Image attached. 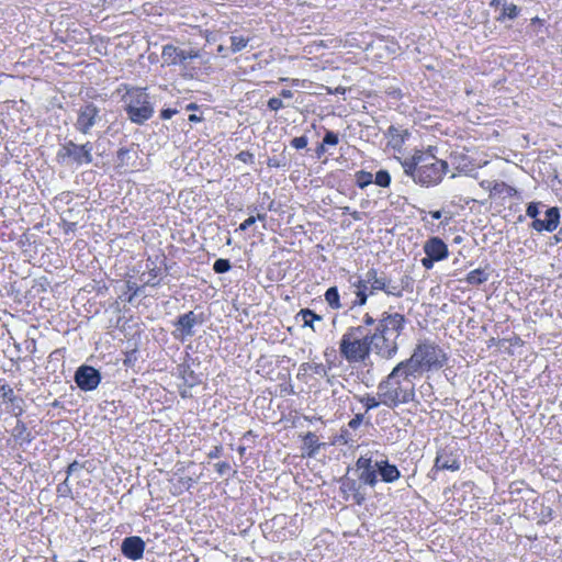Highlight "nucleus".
<instances>
[{
    "instance_id": "26",
    "label": "nucleus",
    "mask_w": 562,
    "mask_h": 562,
    "mask_svg": "<svg viewBox=\"0 0 562 562\" xmlns=\"http://www.w3.org/2000/svg\"><path fill=\"white\" fill-rule=\"evenodd\" d=\"M340 491L344 494V498L348 501L349 495L357 492V490H361V483L355 479H350L348 476H342L340 479Z\"/></svg>"
},
{
    "instance_id": "36",
    "label": "nucleus",
    "mask_w": 562,
    "mask_h": 562,
    "mask_svg": "<svg viewBox=\"0 0 562 562\" xmlns=\"http://www.w3.org/2000/svg\"><path fill=\"white\" fill-rule=\"evenodd\" d=\"M248 44V38L241 35H233L231 36V48L234 53L240 52Z\"/></svg>"
},
{
    "instance_id": "42",
    "label": "nucleus",
    "mask_w": 562,
    "mask_h": 562,
    "mask_svg": "<svg viewBox=\"0 0 562 562\" xmlns=\"http://www.w3.org/2000/svg\"><path fill=\"white\" fill-rule=\"evenodd\" d=\"M63 358L64 355L61 349L54 350L53 352H50L48 357V363L46 368L48 369L49 367H52L53 370L55 371L56 364L63 362Z\"/></svg>"
},
{
    "instance_id": "56",
    "label": "nucleus",
    "mask_w": 562,
    "mask_h": 562,
    "mask_svg": "<svg viewBox=\"0 0 562 562\" xmlns=\"http://www.w3.org/2000/svg\"><path fill=\"white\" fill-rule=\"evenodd\" d=\"M178 113V110L177 109H162L161 112H160V117L162 120H169L171 119L175 114Z\"/></svg>"
},
{
    "instance_id": "54",
    "label": "nucleus",
    "mask_w": 562,
    "mask_h": 562,
    "mask_svg": "<svg viewBox=\"0 0 562 562\" xmlns=\"http://www.w3.org/2000/svg\"><path fill=\"white\" fill-rule=\"evenodd\" d=\"M127 289L131 292L127 301L132 302L134 300V297L138 294L139 288L137 286L136 283L128 282L127 283Z\"/></svg>"
},
{
    "instance_id": "23",
    "label": "nucleus",
    "mask_w": 562,
    "mask_h": 562,
    "mask_svg": "<svg viewBox=\"0 0 562 562\" xmlns=\"http://www.w3.org/2000/svg\"><path fill=\"white\" fill-rule=\"evenodd\" d=\"M385 136L389 138V145L393 149H400L411 134L407 130L391 125L389 126Z\"/></svg>"
},
{
    "instance_id": "6",
    "label": "nucleus",
    "mask_w": 562,
    "mask_h": 562,
    "mask_svg": "<svg viewBox=\"0 0 562 562\" xmlns=\"http://www.w3.org/2000/svg\"><path fill=\"white\" fill-rule=\"evenodd\" d=\"M92 150L93 144L89 140L83 144H76L71 139H66L59 145V149L56 153V160L60 165H90L93 161Z\"/></svg>"
},
{
    "instance_id": "46",
    "label": "nucleus",
    "mask_w": 562,
    "mask_h": 562,
    "mask_svg": "<svg viewBox=\"0 0 562 562\" xmlns=\"http://www.w3.org/2000/svg\"><path fill=\"white\" fill-rule=\"evenodd\" d=\"M307 144L308 138L305 135L294 137L291 139V146L294 147L295 149H303L307 146Z\"/></svg>"
},
{
    "instance_id": "48",
    "label": "nucleus",
    "mask_w": 562,
    "mask_h": 562,
    "mask_svg": "<svg viewBox=\"0 0 562 562\" xmlns=\"http://www.w3.org/2000/svg\"><path fill=\"white\" fill-rule=\"evenodd\" d=\"M85 468V464L79 463L78 461L71 462L66 469V479H69L75 472Z\"/></svg>"
},
{
    "instance_id": "58",
    "label": "nucleus",
    "mask_w": 562,
    "mask_h": 562,
    "mask_svg": "<svg viewBox=\"0 0 562 562\" xmlns=\"http://www.w3.org/2000/svg\"><path fill=\"white\" fill-rule=\"evenodd\" d=\"M422 266L427 269V270H430L432 269L435 262H437L435 259H431L429 256H425L422 260Z\"/></svg>"
},
{
    "instance_id": "10",
    "label": "nucleus",
    "mask_w": 562,
    "mask_h": 562,
    "mask_svg": "<svg viewBox=\"0 0 562 562\" xmlns=\"http://www.w3.org/2000/svg\"><path fill=\"white\" fill-rule=\"evenodd\" d=\"M204 322L205 316L203 313L189 311L188 313L180 314L173 323L176 330L172 331V335L176 339L183 341L186 338L194 335V326L202 325Z\"/></svg>"
},
{
    "instance_id": "27",
    "label": "nucleus",
    "mask_w": 562,
    "mask_h": 562,
    "mask_svg": "<svg viewBox=\"0 0 562 562\" xmlns=\"http://www.w3.org/2000/svg\"><path fill=\"white\" fill-rule=\"evenodd\" d=\"M296 319L301 318L304 327H311L314 331V322L322 321V316L316 314L313 310L302 308L295 316Z\"/></svg>"
},
{
    "instance_id": "63",
    "label": "nucleus",
    "mask_w": 562,
    "mask_h": 562,
    "mask_svg": "<svg viewBox=\"0 0 562 562\" xmlns=\"http://www.w3.org/2000/svg\"><path fill=\"white\" fill-rule=\"evenodd\" d=\"M541 515L543 518L552 519V509L551 507H543L541 510Z\"/></svg>"
},
{
    "instance_id": "21",
    "label": "nucleus",
    "mask_w": 562,
    "mask_h": 562,
    "mask_svg": "<svg viewBox=\"0 0 562 562\" xmlns=\"http://www.w3.org/2000/svg\"><path fill=\"white\" fill-rule=\"evenodd\" d=\"M177 374L182 379L184 386L192 389L202 383L200 374H196L191 366L183 362L177 367Z\"/></svg>"
},
{
    "instance_id": "38",
    "label": "nucleus",
    "mask_w": 562,
    "mask_h": 562,
    "mask_svg": "<svg viewBox=\"0 0 562 562\" xmlns=\"http://www.w3.org/2000/svg\"><path fill=\"white\" fill-rule=\"evenodd\" d=\"M544 206L541 202H530L526 207V216L532 218V221L540 220V207Z\"/></svg>"
},
{
    "instance_id": "31",
    "label": "nucleus",
    "mask_w": 562,
    "mask_h": 562,
    "mask_svg": "<svg viewBox=\"0 0 562 562\" xmlns=\"http://www.w3.org/2000/svg\"><path fill=\"white\" fill-rule=\"evenodd\" d=\"M8 404H10L9 413L16 419H21L20 417L24 413V400L21 396L15 395Z\"/></svg>"
},
{
    "instance_id": "40",
    "label": "nucleus",
    "mask_w": 562,
    "mask_h": 562,
    "mask_svg": "<svg viewBox=\"0 0 562 562\" xmlns=\"http://www.w3.org/2000/svg\"><path fill=\"white\" fill-rule=\"evenodd\" d=\"M56 493L59 497H72V490L69 484V479H65L57 485Z\"/></svg>"
},
{
    "instance_id": "19",
    "label": "nucleus",
    "mask_w": 562,
    "mask_h": 562,
    "mask_svg": "<svg viewBox=\"0 0 562 562\" xmlns=\"http://www.w3.org/2000/svg\"><path fill=\"white\" fill-rule=\"evenodd\" d=\"M378 476L384 483H393L401 477V471L395 464L389 462L384 454H378V464H375Z\"/></svg>"
},
{
    "instance_id": "62",
    "label": "nucleus",
    "mask_w": 562,
    "mask_h": 562,
    "mask_svg": "<svg viewBox=\"0 0 562 562\" xmlns=\"http://www.w3.org/2000/svg\"><path fill=\"white\" fill-rule=\"evenodd\" d=\"M340 438L344 443H348L349 441H353L351 434L347 429H342L340 434Z\"/></svg>"
},
{
    "instance_id": "30",
    "label": "nucleus",
    "mask_w": 562,
    "mask_h": 562,
    "mask_svg": "<svg viewBox=\"0 0 562 562\" xmlns=\"http://www.w3.org/2000/svg\"><path fill=\"white\" fill-rule=\"evenodd\" d=\"M520 13V8L514 3H503L502 13L496 18V21L504 22L505 19L514 20Z\"/></svg>"
},
{
    "instance_id": "57",
    "label": "nucleus",
    "mask_w": 562,
    "mask_h": 562,
    "mask_svg": "<svg viewBox=\"0 0 562 562\" xmlns=\"http://www.w3.org/2000/svg\"><path fill=\"white\" fill-rule=\"evenodd\" d=\"M506 183L505 182H496L491 189V194H502L505 192Z\"/></svg>"
},
{
    "instance_id": "11",
    "label": "nucleus",
    "mask_w": 562,
    "mask_h": 562,
    "mask_svg": "<svg viewBox=\"0 0 562 562\" xmlns=\"http://www.w3.org/2000/svg\"><path fill=\"white\" fill-rule=\"evenodd\" d=\"M339 353L348 363L364 362L369 358L360 340L345 334L339 341Z\"/></svg>"
},
{
    "instance_id": "16",
    "label": "nucleus",
    "mask_w": 562,
    "mask_h": 562,
    "mask_svg": "<svg viewBox=\"0 0 562 562\" xmlns=\"http://www.w3.org/2000/svg\"><path fill=\"white\" fill-rule=\"evenodd\" d=\"M145 547V541L139 536H130L123 539L121 552L125 558L136 561L143 558Z\"/></svg>"
},
{
    "instance_id": "3",
    "label": "nucleus",
    "mask_w": 562,
    "mask_h": 562,
    "mask_svg": "<svg viewBox=\"0 0 562 562\" xmlns=\"http://www.w3.org/2000/svg\"><path fill=\"white\" fill-rule=\"evenodd\" d=\"M447 361L446 352L436 342L428 339L419 341L412 356L403 360L416 376H420L425 371L439 370L447 364Z\"/></svg>"
},
{
    "instance_id": "45",
    "label": "nucleus",
    "mask_w": 562,
    "mask_h": 562,
    "mask_svg": "<svg viewBox=\"0 0 562 562\" xmlns=\"http://www.w3.org/2000/svg\"><path fill=\"white\" fill-rule=\"evenodd\" d=\"M360 402L364 405L367 412L376 408L380 404H382L380 398L378 401L374 396L370 395L362 397Z\"/></svg>"
},
{
    "instance_id": "20",
    "label": "nucleus",
    "mask_w": 562,
    "mask_h": 562,
    "mask_svg": "<svg viewBox=\"0 0 562 562\" xmlns=\"http://www.w3.org/2000/svg\"><path fill=\"white\" fill-rule=\"evenodd\" d=\"M11 435L13 440L20 447L30 445L35 436L29 429L27 425L22 419H16L15 426L12 428Z\"/></svg>"
},
{
    "instance_id": "55",
    "label": "nucleus",
    "mask_w": 562,
    "mask_h": 562,
    "mask_svg": "<svg viewBox=\"0 0 562 562\" xmlns=\"http://www.w3.org/2000/svg\"><path fill=\"white\" fill-rule=\"evenodd\" d=\"M351 496L357 505H362L366 501V495L361 492V490H357V492L352 493Z\"/></svg>"
},
{
    "instance_id": "43",
    "label": "nucleus",
    "mask_w": 562,
    "mask_h": 562,
    "mask_svg": "<svg viewBox=\"0 0 562 562\" xmlns=\"http://www.w3.org/2000/svg\"><path fill=\"white\" fill-rule=\"evenodd\" d=\"M266 214L262 213H258L257 216H252L250 215L248 218H246L240 225H239V231H247L250 226H252L257 220L259 221H265L266 220Z\"/></svg>"
},
{
    "instance_id": "50",
    "label": "nucleus",
    "mask_w": 562,
    "mask_h": 562,
    "mask_svg": "<svg viewBox=\"0 0 562 562\" xmlns=\"http://www.w3.org/2000/svg\"><path fill=\"white\" fill-rule=\"evenodd\" d=\"M363 423V415L362 414H356L352 419L349 420L348 427L356 430L361 426Z\"/></svg>"
},
{
    "instance_id": "15",
    "label": "nucleus",
    "mask_w": 562,
    "mask_h": 562,
    "mask_svg": "<svg viewBox=\"0 0 562 562\" xmlns=\"http://www.w3.org/2000/svg\"><path fill=\"white\" fill-rule=\"evenodd\" d=\"M560 209L558 206L548 207L543 220L532 221L530 227L536 232H554L560 225Z\"/></svg>"
},
{
    "instance_id": "29",
    "label": "nucleus",
    "mask_w": 562,
    "mask_h": 562,
    "mask_svg": "<svg viewBox=\"0 0 562 562\" xmlns=\"http://www.w3.org/2000/svg\"><path fill=\"white\" fill-rule=\"evenodd\" d=\"M325 301L333 310H339L342 307V304L340 303V295L338 292L337 286H330L326 290L325 294Z\"/></svg>"
},
{
    "instance_id": "44",
    "label": "nucleus",
    "mask_w": 562,
    "mask_h": 562,
    "mask_svg": "<svg viewBox=\"0 0 562 562\" xmlns=\"http://www.w3.org/2000/svg\"><path fill=\"white\" fill-rule=\"evenodd\" d=\"M369 329L362 325L348 327L345 335L360 339Z\"/></svg>"
},
{
    "instance_id": "22",
    "label": "nucleus",
    "mask_w": 562,
    "mask_h": 562,
    "mask_svg": "<svg viewBox=\"0 0 562 562\" xmlns=\"http://www.w3.org/2000/svg\"><path fill=\"white\" fill-rule=\"evenodd\" d=\"M352 286H355L357 290L355 292L356 299L352 302L350 308L366 305L368 297L374 295L373 293H370V283L366 282V277L359 278L356 282L352 283Z\"/></svg>"
},
{
    "instance_id": "53",
    "label": "nucleus",
    "mask_w": 562,
    "mask_h": 562,
    "mask_svg": "<svg viewBox=\"0 0 562 562\" xmlns=\"http://www.w3.org/2000/svg\"><path fill=\"white\" fill-rule=\"evenodd\" d=\"M215 469L220 475H224L232 470L228 462H218L215 464Z\"/></svg>"
},
{
    "instance_id": "39",
    "label": "nucleus",
    "mask_w": 562,
    "mask_h": 562,
    "mask_svg": "<svg viewBox=\"0 0 562 562\" xmlns=\"http://www.w3.org/2000/svg\"><path fill=\"white\" fill-rule=\"evenodd\" d=\"M130 149L122 147L116 151V162L117 167H128L130 166Z\"/></svg>"
},
{
    "instance_id": "61",
    "label": "nucleus",
    "mask_w": 562,
    "mask_h": 562,
    "mask_svg": "<svg viewBox=\"0 0 562 562\" xmlns=\"http://www.w3.org/2000/svg\"><path fill=\"white\" fill-rule=\"evenodd\" d=\"M165 266V270L168 272V267L166 265V256L161 255V257L157 256L155 260L151 259V262H149L150 267L157 266V261Z\"/></svg>"
},
{
    "instance_id": "14",
    "label": "nucleus",
    "mask_w": 562,
    "mask_h": 562,
    "mask_svg": "<svg viewBox=\"0 0 562 562\" xmlns=\"http://www.w3.org/2000/svg\"><path fill=\"white\" fill-rule=\"evenodd\" d=\"M199 57V53L196 50L190 49L184 50L179 47L167 44L164 45L161 52V58L167 65H180L183 69H188V60Z\"/></svg>"
},
{
    "instance_id": "41",
    "label": "nucleus",
    "mask_w": 562,
    "mask_h": 562,
    "mask_svg": "<svg viewBox=\"0 0 562 562\" xmlns=\"http://www.w3.org/2000/svg\"><path fill=\"white\" fill-rule=\"evenodd\" d=\"M322 143L325 146H336L339 143V135L334 131L326 130Z\"/></svg>"
},
{
    "instance_id": "4",
    "label": "nucleus",
    "mask_w": 562,
    "mask_h": 562,
    "mask_svg": "<svg viewBox=\"0 0 562 562\" xmlns=\"http://www.w3.org/2000/svg\"><path fill=\"white\" fill-rule=\"evenodd\" d=\"M405 315L398 312L384 311L378 318L375 335L379 336L381 345L385 348L389 359H393L398 352L397 339L406 327Z\"/></svg>"
},
{
    "instance_id": "13",
    "label": "nucleus",
    "mask_w": 562,
    "mask_h": 562,
    "mask_svg": "<svg viewBox=\"0 0 562 562\" xmlns=\"http://www.w3.org/2000/svg\"><path fill=\"white\" fill-rule=\"evenodd\" d=\"M461 452L456 445H448L438 450L434 469L458 471L460 464Z\"/></svg>"
},
{
    "instance_id": "32",
    "label": "nucleus",
    "mask_w": 562,
    "mask_h": 562,
    "mask_svg": "<svg viewBox=\"0 0 562 562\" xmlns=\"http://www.w3.org/2000/svg\"><path fill=\"white\" fill-rule=\"evenodd\" d=\"M13 396H15L13 389L5 382L4 379H0V402L8 404L11 400H13Z\"/></svg>"
},
{
    "instance_id": "25",
    "label": "nucleus",
    "mask_w": 562,
    "mask_h": 562,
    "mask_svg": "<svg viewBox=\"0 0 562 562\" xmlns=\"http://www.w3.org/2000/svg\"><path fill=\"white\" fill-rule=\"evenodd\" d=\"M303 445H304V448L307 449V453H306L307 457H314L318 452V450L321 449L323 443L319 442L317 435H315L312 431H308L303 437Z\"/></svg>"
},
{
    "instance_id": "35",
    "label": "nucleus",
    "mask_w": 562,
    "mask_h": 562,
    "mask_svg": "<svg viewBox=\"0 0 562 562\" xmlns=\"http://www.w3.org/2000/svg\"><path fill=\"white\" fill-rule=\"evenodd\" d=\"M373 182L379 187L389 188L391 184L390 172L385 169L379 170L373 178Z\"/></svg>"
},
{
    "instance_id": "28",
    "label": "nucleus",
    "mask_w": 562,
    "mask_h": 562,
    "mask_svg": "<svg viewBox=\"0 0 562 562\" xmlns=\"http://www.w3.org/2000/svg\"><path fill=\"white\" fill-rule=\"evenodd\" d=\"M149 262H151L150 257L146 260V269L148 270L149 278L145 281V285L156 288L161 281V279L158 278L160 276V268H158V266L150 267Z\"/></svg>"
},
{
    "instance_id": "33",
    "label": "nucleus",
    "mask_w": 562,
    "mask_h": 562,
    "mask_svg": "<svg viewBox=\"0 0 562 562\" xmlns=\"http://www.w3.org/2000/svg\"><path fill=\"white\" fill-rule=\"evenodd\" d=\"M356 184L360 189H364L373 182V175L366 170H359L355 173Z\"/></svg>"
},
{
    "instance_id": "49",
    "label": "nucleus",
    "mask_w": 562,
    "mask_h": 562,
    "mask_svg": "<svg viewBox=\"0 0 562 562\" xmlns=\"http://www.w3.org/2000/svg\"><path fill=\"white\" fill-rule=\"evenodd\" d=\"M310 370L314 374H317V375H321V376H326L327 375V369L322 363H312V366H310Z\"/></svg>"
},
{
    "instance_id": "47",
    "label": "nucleus",
    "mask_w": 562,
    "mask_h": 562,
    "mask_svg": "<svg viewBox=\"0 0 562 562\" xmlns=\"http://www.w3.org/2000/svg\"><path fill=\"white\" fill-rule=\"evenodd\" d=\"M235 158L245 164H254L255 162L254 154L248 150H243V151L238 153Z\"/></svg>"
},
{
    "instance_id": "5",
    "label": "nucleus",
    "mask_w": 562,
    "mask_h": 562,
    "mask_svg": "<svg viewBox=\"0 0 562 562\" xmlns=\"http://www.w3.org/2000/svg\"><path fill=\"white\" fill-rule=\"evenodd\" d=\"M126 95L128 102L124 110L132 123L143 125L153 117L155 110L150 95L147 93V88H132L127 91Z\"/></svg>"
},
{
    "instance_id": "17",
    "label": "nucleus",
    "mask_w": 562,
    "mask_h": 562,
    "mask_svg": "<svg viewBox=\"0 0 562 562\" xmlns=\"http://www.w3.org/2000/svg\"><path fill=\"white\" fill-rule=\"evenodd\" d=\"M359 340L368 357L373 351L380 358L390 360L385 348L380 342L379 336L375 335V328L369 329Z\"/></svg>"
},
{
    "instance_id": "60",
    "label": "nucleus",
    "mask_w": 562,
    "mask_h": 562,
    "mask_svg": "<svg viewBox=\"0 0 562 562\" xmlns=\"http://www.w3.org/2000/svg\"><path fill=\"white\" fill-rule=\"evenodd\" d=\"M326 151H327V146H325L323 143H319L317 145V147L315 148V155L318 159L322 158Z\"/></svg>"
},
{
    "instance_id": "64",
    "label": "nucleus",
    "mask_w": 562,
    "mask_h": 562,
    "mask_svg": "<svg viewBox=\"0 0 562 562\" xmlns=\"http://www.w3.org/2000/svg\"><path fill=\"white\" fill-rule=\"evenodd\" d=\"M562 243V227L558 231V233L552 237L551 244Z\"/></svg>"
},
{
    "instance_id": "8",
    "label": "nucleus",
    "mask_w": 562,
    "mask_h": 562,
    "mask_svg": "<svg viewBox=\"0 0 562 562\" xmlns=\"http://www.w3.org/2000/svg\"><path fill=\"white\" fill-rule=\"evenodd\" d=\"M103 119L101 109L93 102L88 101L77 110V119L74 126L77 132L83 135L91 134L92 128Z\"/></svg>"
},
{
    "instance_id": "18",
    "label": "nucleus",
    "mask_w": 562,
    "mask_h": 562,
    "mask_svg": "<svg viewBox=\"0 0 562 562\" xmlns=\"http://www.w3.org/2000/svg\"><path fill=\"white\" fill-rule=\"evenodd\" d=\"M423 250L425 255L429 256L436 261H442L448 258L449 249L447 244L438 236L429 237L424 246Z\"/></svg>"
},
{
    "instance_id": "9",
    "label": "nucleus",
    "mask_w": 562,
    "mask_h": 562,
    "mask_svg": "<svg viewBox=\"0 0 562 562\" xmlns=\"http://www.w3.org/2000/svg\"><path fill=\"white\" fill-rule=\"evenodd\" d=\"M378 454L373 452H367L358 458L356 461V469L359 472L358 479L360 483L368 485L370 487H374L378 482V472L375 470V464H378Z\"/></svg>"
},
{
    "instance_id": "12",
    "label": "nucleus",
    "mask_w": 562,
    "mask_h": 562,
    "mask_svg": "<svg viewBox=\"0 0 562 562\" xmlns=\"http://www.w3.org/2000/svg\"><path fill=\"white\" fill-rule=\"evenodd\" d=\"M74 380L81 391L90 392L99 386L102 375L98 369L88 364H82L77 368Z\"/></svg>"
},
{
    "instance_id": "2",
    "label": "nucleus",
    "mask_w": 562,
    "mask_h": 562,
    "mask_svg": "<svg viewBox=\"0 0 562 562\" xmlns=\"http://www.w3.org/2000/svg\"><path fill=\"white\" fill-rule=\"evenodd\" d=\"M432 149L429 147L427 151L416 150L411 158L401 160L404 173L420 186L438 184L448 171V162L438 159L432 154Z\"/></svg>"
},
{
    "instance_id": "59",
    "label": "nucleus",
    "mask_w": 562,
    "mask_h": 562,
    "mask_svg": "<svg viewBox=\"0 0 562 562\" xmlns=\"http://www.w3.org/2000/svg\"><path fill=\"white\" fill-rule=\"evenodd\" d=\"M223 448L222 446H214L213 449L207 453L210 459L220 458L222 454Z\"/></svg>"
},
{
    "instance_id": "52",
    "label": "nucleus",
    "mask_w": 562,
    "mask_h": 562,
    "mask_svg": "<svg viewBox=\"0 0 562 562\" xmlns=\"http://www.w3.org/2000/svg\"><path fill=\"white\" fill-rule=\"evenodd\" d=\"M284 105H283V102L281 99L279 98H271L269 99L268 101V108L271 110V111H278L280 109H282Z\"/></svg>"
},
{
    "instance_id": "1",
    "label": "nucleus",
    "mask_w": 562,
    "mask_h": 562,
    "mask_svg": "<svg viewBox=\"0 0 562 562\" xmlns=\"http://www.w3.org/2000/svg\"><path fill=\"white\" fill-rule=\"evenodd\" d=\"M412 378L417 376L403 361L398 362L378 384V396L382 404L389 408H395L412 402L415 397V384Z\"/></svg>"
},
{
    "instance_id": "34",
    "label": "nucleus",
    "mask_w": 562,
    "mask_h": 562,
    "mask_svg": "<svg viewBox=\"0 0 562 562\" xmlns=\"http://www.w3.org/2000/svg\"><path fill=\"white\" fill-rule=\"evenodd\" d=\"M268 167L270 168H289V160L285 155V149L282 151V154L279 157H270L267 161Z\"/></svg>"
},
{
    "instance_id": "37",
    "label": "nucleus",
    "mask_w": 562,
    "mask_h": 562,
    "mask_svg": "<svg viewBox=\"0 0 562 562\" xmlns=\"http://www.w3.org/2000/svg\"><path fill=\"white\" fill-rule=\"evenodd\" d=\"M232 269L231 261L228 259L218 258L213 263V270L215 273H226Z\"/></svg>"
},
{
    "instance_id": "51",
    "label": "nucleus",
    "mask_w": 562,
    "mask_h": 562,
    "mask_svg": "<svg viewBox=\"0 0 562 562\" xmlns=\"http://www.w3.org/2000/svg\"><path fill=\"white\" fill-rule=\"evenodd\" d=\"M378 318L372 317L369 313H366L362 317V326L368 327H376Z\"/></svg>"
},
{
    "instance_id": "7",
    "label": "nucleus",
    "mask_w": 562,
    "mask_h": 562,
    "mask_svg": "<svg viewBox=\"0 0 562 562\" xmlns=\"http://www.w3.org/2000/svg\"><path fill=\"white\" fill-rule=\"evenodd\" d=\"M366 282L370 283V293L374 295L381 291L389 296L402 297L404 290L409 284V277L404 276L400 281H394L384 272H379L375 268H370L366 272Z\"/></svg>"
},
{
    "instance_id": "24",
    "label": "nucleus",
    "mask_w": 562,
    "mask_h": 562,
    "mask_svg": "<svg viewBox=\"0 0 562 562\" xmlns=\"http://www.w3.org/2000/svg\"><path fill=\"white\" fill-rule=\"evenodd\" d=\"M490 278V272H487V268H477L470 271L467 274L465 282L470 285L477 286L486 282Z\"/></svg>"
}]
</instances>
